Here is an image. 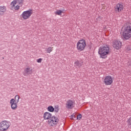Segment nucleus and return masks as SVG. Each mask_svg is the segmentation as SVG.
<instances>
[{"instance_id":"nucleus-1","label":"nucleus","mask_w":131,"mask_h":131,"mask_svg":"<svg viewBox=\"0 0 131 131\" xmlns=\"http://www.w3.org/2000/svg\"><path fill=\"white\" fill-rule=\"evenodd\" d=\"M98 55L101 59H106L108 57V55L110 54V48L109 46L107 45H101L98 48Z\"/></svg>"},{"instance_id":"nucleus-2","label":"nucleus","mask_w":131,"mask_h":131,"mask_svg":"<svg viewBox=\"0 0 131 131\" xmlns=\"http://www.w3.org/2000/svg\"><path fill=\"white\" fill-rule=\"evenodd\" d=\"M23 4L24 0H14L10 4L11 9L12 11H19L20 7L23 6Z\"/></svg>"},{"instance_id":"nucleus-3","label":"nucleus","mask_w":131,"mask_h":131,"mask_svg":"<svg viewBox=\"0 0 131 131\" xmlns=\"http://www.w3.org/2000/svg\"><path fill=\"white\" fill-rule=\"evenodd\" d=\"M122 35L125 39H129L131 37V26L125 25L122 29Z\"/></svg>"},{"instance_id":"nucleus-4","label":"nucleus","mask_w":131,"mask_h":131,"mask_svg":"<svg viewBox=\"0 0 131 131\" xmlns=\"http://www.w3.org/2000/svg\"><path fill=\"white\" fill-rule=\"evenodd\" d=\"M20 101V96L16 95H15L14 99L12 98L10 100V104L12 110H16L18 108V103Z\"/></svg>"},{"instance_id":"nucleus-5","label":"nucleus","mask_w":131,"mask_h":131,"mask_svg":"<svg viewBox=\"0 0 131 131\" xmlns=\"http://www.w3.org/2000/svg\"><path fill=\"white\" fill-rule=\"evenodd\" d=\"M86 48V41L83 39L78 40L76 44V49L78 52H82Z\"/></svg>"},{"instance_id":"nucleus-6","label":"nucleus","mask_w":131,"mask_h":131,"mask_svg":"<svg viewBox=\"0 0 131 131\" xmlns=\"http://www.w3.org/2000/svg\"><path fill=\"white\" fill-rule=\"evenodd\" d=\"M33 14V10L30 9L23 12L21 15L20 16V18L21 20H28L32 16Z\"/></svg>"},{"instance_id":"nucleus-7","label":"nucleus","mask_w":131,"mask_h":131,"mask_svg":"<svg viewBox=\"0 0 131 131\" xmlns=\"http://www.w3.org/2000/svg\"><path fill=\"white\" fill-rule=\"evenodd\" d=\"M11 126L10 122L7 120H4L0 122V131H7Z\"/></svg>"},{"instance_id":"nucleus-8","label":"nucleus","mask_w":131,"mask_h":131,"mask_svg":"<svg viewBox=\"0 0 131 131\" xmlns=\"http://www.w3.org/2000/svg\"><path fill=\"white\" fill-rule=\"evenodd\" d=\"M59 118L56 116H52L48 121V124L50 126H56L59 124Z\"/></svg>"},{"instance_id":"nucleus-9","label":"nucleus","mask_w":131,"mask_h":131,"mask_svg":"<svg viewBox=\"0 0 131 131\" xmlns=\"http://www.w3.org/2000/svg\"><path fill=\"white\" fill-rule=\"evenodd\" d=\"M103 82L105 85H111L113 83V77L111 75H107L104 78Z\"/></svg>"},{"instance_id":"nucleus-10","label":"nucleus","mask_w":131,"mask_h":131,"mask_svg":"<svg viewBox=\"0 0 131 131\" xmlns=\"http://www.w3.org/2000/svg\"><path fill=\"white\" fill-rule=\"evenodd\" d=\"M122 42L118 40H114L112 42V46L116 50H119L121 48Z\"/></svg>"},{"instance_id":"nucleus-11","label":"nucleus","mask_w":131,"mask_h":131,"mask_svg":"<svg viewBox=\"0 0 131 131\" xmlns=\"http://www.w3.org/2000/svg\"><path fill=\"white\" fill-rule=\"evenodd\" d=\"M32 73H33V70L31 69V68L28 67L25 69L23 74L24 76H27V75L32 74Z\"/></svg>"},{"instance_id":"nucleus-12","label":"nucleus","mask_w":131,"mask_h":131,"mask_svg":"<svg viewBox=\"0 0 131 131\" xmlns=\"http://www.w3.org/2000/svg\"><path fill=\"white\" fill-rule=\"evenodd\" d=\"M75 102L72 100H68L66 103V108L67 109H72L74 107Z\"/></svg>"},{"instance_id":"nucleus-13","label":"nucleus","mask_w":131,"mask_h":131,"mask_svg":"<svg viewBox=\"0 0 131 131\" xmlns=\"http://www.w3.org/2000/svg\"><path fill=\"white\" fill-rule=\"evenodd\" d=\"M123 10V5L118 3L115 6V12L116 13H120Z\"/></svg>"},{"instance_id":"nucleus-14","label":"nucleus","mask_w":131,"mask_h":131,"mask_svg":"<svg viewBox=\"0 0 131 131\" xmlns=\"http://www.w3.org/2000/svg\"><path fill=\"white\" fill-rule=\"evenodd\" d=\"M43 118L45 120H50L52 118V114L48 112H46L43 115Z\"/></svg>"},{"instance_id":"nucleus-15","label":"nucleus","mask_w":131,"mask_h":131,"mask_svg":"<svg viewBox=\"0 0 131 131\" xmlns=\"http://www.w3.org/2000/svg\"><path fill=\"white\" fill-rule=\"evenodd\" d=\"M6 12H7V7L4 5L0 6V16H4Z\"/></svg>"},{"instance_id":"nucleus-16","label":"nucleus","mask_w":131,"mask_h":131,"mask_svg":"<svg viewBox=\"0 0 131 131\" xmlns=\"http://www.w3.org/2000/svg\"><path fill=\"white\" fill-rule=\"evenodd\" d=\"M55 15H57V16H62V14H63V11L61 10H57L55 12Z\"/></svg>"},{"instance_id":"nucleus-17","label":"nucleus","mask_w":131,"mask_h":131,"mask_svg":"<svg viewBox=\"0 0 131 131\" xmlns=\"http://www.w3.org/2000/svg\"><path fill=\"white\" fill-rule=\"evenodd\" d=\"M47 110L49 112H54V111H55V108L53 106H49L47 108Z\"/></svg>"},{"instance_id":"nucleus-18","label":"nucleus","mask_w":131,"mask_h":131,"mask_svg":"<svg viewBox=\"0 0 131 131\" xmlns=\"http://www.w3.org/2000/svg\"><path fill=\"white\" fill-rule=\"evenodd\" d=\"M47 52L48 54H51V52H53V47H48L47 49Z\"/></svg>"},{"instance_id":"nucleus-19","label":"nucleus","mask_w":131,"mask_h":131,"mask_svg":"<svg viewBox=\"0 0 131 131\" xmlns=\"http://www.w3.org/2000/svg\"><path fill=\"white\" fill-rule=\"evenodd\" d=\"M127 122L128 126L131 127V117L127 120Z\"/></svg>"},{"instance_id":"nucleus-20","label":"nucleus","mask_w":131,"mask_h":131,"mask_svg":"<svg viewBox=\"0 0 131 131\" xmlns=\"http://www.w3.org/2000/svg\"><path fill=\"white\" fill-rule=\"evenodd\" d=\"M131 50V46L130 45H128L126 47V51L127 52H128Z\"/></svg>"},{"instance_id":"nucleus-21","label":"nucleus","mask_w":131,"mask_h":131,"mask_svg":"<svg viewBox=\"0 0 131 131\" xmlns=\"http://www.w3.org/2000/svg\"><path fill=\"white\" fill-rule=\"evenodd\" d=\"M81 117H82V116H81V114H79L77 117V119H78V120H80L81 119Z\"/></svg>"},{"instance_id":"nucleus-22","label":"nucleus","mask_w":131,"mask_h":131,"mask_svg":"<svg viewBox=\"0 0 131 131\" xmlns=\"http://www.w3.org/2000/svg\"><path fill=\"white\" fill-rule=\"evenodd\" d=\"M42 61V58H39L37 59V63H41Z\"/></svg>"},{"instance_id":"nucleus-23","label":"nucleus","mask_w":131,"mask_h":131,"mask_svg":"<svg viewBox=\"0 0 131 131\" xmlns=\"http://www.w3.org/2000/svg\"><path fill=\"white\" fill-rule=\"evenodd\" d=\"M54 110L55 112H59V107L58 106L55 107V108H54Z\"/></svg>"},{"instance_id":"nucleus-24","label":"nucleus","mask_w":131,"mask_h":131,"mask_svg":"<svg viewBox=\"0 0 131 131\" xmlns=\"http://www.w3.org/2000/svg\"><path fill=\"white\" fill-rule=\"evenodd\" d=\"M74 117V116L72 115L71 117V119L72 120V119H73V117Z\"/></svg>"},{"instance_id":"nucleus-25","label":"nucleus","mask_w":131,"mask_h":131,"mask_svg":"<svg viewBox=\"0 0 131 131\" xmlns=\"http://www.w3.org/2000/svg\"><path fill=\"white\" fill-rule=\"evenodd\" d=\"M77 63H78V61H76V62H75V64H77Z\"/></svg>"}]
</instances>
